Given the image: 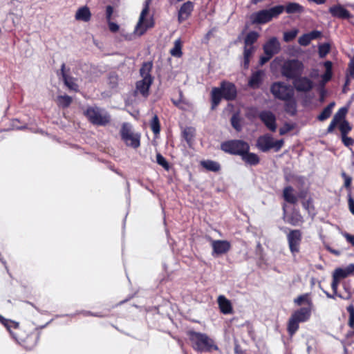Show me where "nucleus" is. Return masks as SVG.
Listing matches in <instances>:
<instances>
[{
  "instance_id": "f257e3e1",
  "label": "nucleus",
  "mask_w": 354,
  "mask_h": 354,
  "mask_svg": "<svg viewBox=\"0 0 354 354\" xmlns=\"http://www.w3.org/2000/svg\"><path fill=\"white\" fill-rule=\"evenodd\" d=\"M0 322L6 327L12 338L25 350L32 351L37 346L41 333L38 328L30 324H20L1 315Z\"/></svg>"
},
{
  "instance_id": "f03ea898",
  "label": "nucleus",
  "mask_w": 354,
  "mask_h": 354,
  "mask_svg": "<svg viewBox=\"0 0 354 354\" xmlns=\"http://www.w3.org/2000/svg\"><path fill=\"white\" fill-rule=\"evenodd\" d=\"M294 302L297 306L306 303L308 306L295 310L290 315L287 324V331L290 336H293L299 330L300 323L306 322L310 319L313 308V301L308 293L299 295L294 299Z\"/></svg>"
},
{
  "instance_id": "7ed1b4c3",
  "label": "nucleus",
  "mask_w": 354,
  "mask_h": 354,
  "mask_svg": "<svg viewBox=\"0 0 354 354\" xmlns=\"http://www.w3.org/2000/svg\"><path fill=\"white\" fill-rule=\"evenodd\" d=\"M237 97V88L235 84L229 81L221 82L220 86L213 87L210 93L211 109H215L223 98L227 101H233Z\"/></svg>"
},
{
  "instance_id": "20e7f679",
  "label": "nucleus",
  "mask_w": 354,
  "mask_h": 354,
  "mask_svg": "<svg viewBox=\"0 0 354 354\" xmlns=\"http://www.w3.org/2000/svg\"><path fill=\"white\" fill-rule=\"evenodd\" d=\"M192 348L200 353H210L218 351V347L213 339L206 333L189 330L187 333Z\"/></svg>"
},
{
  "instance_id": "39448f33",
  "label": "nucleus",
  "mask_w": 354,
  "mask_h": 354,
  "mask_svg": "<svg viewBox=\"0 0 354 354\" xmlns=\"http://www.w3.org/2000/svg\"><path fill=\"white\" fill-rule=\"evenodd\" d=\"M304 69V64L300 60L297 59H287L281 67V73L286 78L294 80L302 75Z\"/></svg>"
},
{
  "instance_id": "423d86ee",
  "label": "nucleus",
  "mask_w": 354,
  "mask_h": 354,
  "mask_svg": "<svg viewBox=\"0 0 354 354\" xmlns=\"http://www.w3.org/2000/svg\"><path fill=\"white\" fill-rule=\"evenodd\" d=\"M84 116L93 125L106 126L111 122V116L97 106H88L84 111Z\"/></svg>"
},
{
  "instance_id": "0eeeda50",
  "label": "nucleus",
  "mask_w": 354,
  "mask_h": 354,
  "mask_svg": "<svg viewBox=\"0 0 354 354\" xmlns=\"http://www.w3.org/2000/svg\"><path fill=\"white\" fill-rule=\"evenodd\" d=\"M221 149L229 154L240 156L250 151L249 144L242 140H230L221 144Z\"/></svg>"
},
{
  "instance_id": "6e6552de",
  "label": "nucleus",
  "mask_w": 354,
  "mask_h": 354,
  "mask_svg": "<svg viewBox=\"0 0 354 354\" xmlns=\"http://www.w3.org/2000/svg\"><path fill=\"white\" fill-rule=\"evenodd\" d=\"M283 145L284 140L283 139L274 140L272 136L267 133L258 138L256 145L262 152H267L272 149H273L275 152H278Z\"/></svg>"
},
{
  "instance_id": "1a4fd4ad",
  "label": "nucleus",
  "mask_w": 354,
  "mask_h": 354,
  "mask_svg": "<svg viewBox=\"0 0 354 354\" xmlns=\"http://www.w3.org/2000/svg\"><path fill=\"white\" fill-rule=\"evenodd\" d=\"M270 90L274 98L282 101L288 100L295 94L292 88L283 82H273Z\"/></svg>"
},
{
  "instance_id": "9d476101",
  "label": "nucleus",
  "mask_w": 354,
  "mask_h": 354,
  "mask_svg": "<svg viewBox=\"0 0 354 354\" xmlns=\"http://www.w3.org/2000/svg\"><path fill=\"white\" fill-rule=\"evenodd\" d=\"M120 136L122 140L125 144L133 149H137L140 145V136L138 133H134L131 131V127L124 123L120 129Z\"/></svg>"
},
{
  "instance_id": "9b49d317",
  "label": "nucleus",
  "mask_w": 354,
  "mask_h": 354,
  "mask_svg": "<svg viewBox=\"0 0 354 354\" xmlns=\"http://www.w3.org/2000/svg\"><path fill=\"white\" fill-rule=\"evenodd\" d=\"M287 241L290 253L295 257L300 252L302 232L299 229L290 230L287 234Z\"/></svg>"
},
{
  "instance_id": "f8f14e48",
  "label": "nucleus",
  "mask_w": 354,
  "mask_h": 354,
  "mask_svg": "<svg viewBox=\"0 0 354 354\" xmlns=\"http://www.w3.org/2000/svg\"><path fill=\"white\" fill-rule=\"evenodd\" d=\"M283 218L285 222L292 225V226H299L302 225L304 222V217L300 213L299 210L293 208L291 212L289 214H286V209L285 205L283 206Z\"/></svg>"
},
{
  "instance_id": "ddd939ff",
  "label": "nucleus",
  "mask_w": 354,
  "mask_h": 354,
  "mask_svg": "<svg viewBox=\"0 0 354 354\" xmlns=\"http://www.w3.org/2000/svg\"><path fill=\"white\" fill-rule=\"evenodd\" d=\"M324 66L325 67V72L323 75L321 76V82H320V98L321 100H323L325 95H326V90L324 89V86L326 83H328L329 81L331 80L333 77V63L331 61H326L323 64Z\"/></svg>"
},
{
  "instance_id": "4468645a",
  "label": "nucleus",
  "mask_w": 354,
  "mask_h": 354,
  "mask_svg": "<svg viewBox=\"0 0 354 354\" xmlns=\"http://www.w3.org/2000/svg\"><path fill=\"white\" fill-rule=\"evenodd\" d=\"M258 117L270 131L272 132L276 131V117L271 111H262L259 113Z\"/></svg>"
},
{
  "instance_id": "2eb2a0df",
  "label": "nucleus",
  "mask_w": 354,
  "mask_h": 354,
  "mask_svg": "<svg viewBox=\"0 0 354 354\" xmlns=\"http://www.w3.org/2000/svg\"><path fill=\"white\" fill-rule=\"evenodd\" d=\"M194 8V4L190 1H187L183 3L178 12V21L180 24L187 20Z\"/></svg>"
},
{
  "instance_id": "dca6fc26",
  "label": "nucleus",
  "mask_w": 354,
  "mask_h": 354,
  "mask_svg": "<svg viewBox=\"0 0 354 354\" xmlns=\"http://www.w3.org/2000/svg\"><path fill=\"white\" fill-rule=\"evenodd\" d=\"M295 89L299 92H309L313 88V82L307 77H297L293 80Z\"/></svg>"
},
{
  "instance_id": "f3484780",
  "label": "nucleus",
  "mask_w": 354,
  "mask_h": 354,
  "mask_svg": "<svg viewBox=\"0 0 354 354\" xmlns=\"http://www.w3.org/2000/svg\"><path fill=\"white\" fill-rule=\"evenodd\" d=\"M263 49L265 55L273 57L280 51V43L277 37H273L263 45Z\"/></svg>"
},
{
  "instance_id": "a211bd4d",
  "label": "nucleus",
  "mask_w": 354,
  "mask_h": 354,
  "mask_svg": "<svg viewBox=\"0 0 354 354\" xmlns=\"http://www.w3.org/2000/svg\"><path fill=\"white\" fill-rule=\"evenodd\" d=\"M212 254L221 255L227 253L231 248V244L225 240L212 241Z\"/></svg>"
},
{
  "instance_id": "6ab92c4d",
  "label": "nucleus",
  "mask_w": 354,
  "mask_h": 354,
  "mask_svg": "<svg viewBox=\"0 0 354 354\" xmlns=\"http://www.w3.org/2000/svg\"><path fill=\"white\" fill-rule=\"evenodd\" d=\"M153 83L152 80H148L145 77L136 83V92L140 93L144 97H147L149 95V88Z\"/></svg>"
},
{
  "instance_id": "aec40b11",
  "label": "nucleus",
  "mask_w": 354,
  "mask_h": 354,
  "mask_svg": "<svg viewBox=\"0 0 354 354\" xmlns=\"http://www.w3.org/2000/svg\"><path fill=\"white\" fill-rule=\"evenodd\" d=\"M217 303L221 313L224 315H230L234 313L231 301L224 295H219L218 297Z\"/></svg>"
},
{
  "instance_id": "412c9836",
  "label": "nucleus",
  "mask_w": 354,
  "mask_h": 354,
  "mask_svg": "<svg viewBox=\"0 0 354 354\" xmlns=\"http://www.w3.org/2000/svg\"><path fill=\"white\" fill-rule=\"evenodd\" d=\"M329 12L334 17L342 19H348L351 17L350 12L342 5H336L329 8Z\"/></svg>"
},
{
  "instance_id": "4be33fe9",
  "label": "nucleus",
  "mask_w": 354,
  "mask_h": 354,
  "mask_svg": "<svg viewBox=\"0 0 354 354\" xmlns=\"http://www.w3.org/2000/svg\"><path fill=\"white\" fill-rule=\"evenodd\" d=\"M250 20L252 24H264L272 21L266 9L253 13L250 17Z\"/></svg>"
},
{
  "instance_id": "5701e85b",
  "label": "nucleus",
  "mask_w": 354,
  "mask_h": 354,
  "mask_svg": "<svg viewBox=\"0 0 354 354\" xmlns=\"http://www.w3.org/2000/svg\"><path fill=\"white\" fill-rule=\"evenodd\" d=\"M66 65L64 63L61 66V75L64 82V84L71 91L77 92L79 91L78 85L75 83L73 77L68 76L65 71Z\"/></svg>"
},
{
  "instance_id": "b1692460",
  "label": "nucleus",
  "mask_w": 354,
  "mask_h": 354,
  "mask_svg": "<svg viewBox=\"0 0 354 354\" xmlns=\"http://www.w3.org/2000/svg\"><path fill=\"white\" fill-rule=\"evenodd\" d=\"M294 189L292 187L286 186L283 190V198L288 203L295 205L297 203L298 197L304 198V195L301 193L298 196L293 194Z\"/></svg>"
},
{
  "instance_id": "393cba45",
  "label": "nucleus",
  "mask_w": 354,
  "mask_h": 354,
  "mask_svg": "<svg viewBox=\"0 0 354 354\" xmlns=\"http://www.w3.org/2000/svg\"><path fill=\"white\" fill-rule=\"evenodd\" d=\"M91 12L86 6L80 7L76 12L75 18L77 21L88 22L91 19Z\"/></svg>"
},
{
  "instance_id": "a878e982",
  "label": "nucleus",
  "mask_w": 354,
  "mask_h": 354,
  "mask_svg": "<svg viewBox=\"0 0 354 354\" xmlns=\"http://www.w3.org/2000/svg\"><path fill=\"white\" fill-rule=\"evenodd\" d=\"M241 159L246 165L250 166H256L260 162L259 156L254 153L250 152V151L243 153V155L241 156Z\"/></svg>"
},
{
  "instance_id": "bb28decb",
  "label": "nucleus",
  "mask_w": 354,
  "mask_h": 354,
  "mask_svg": "<svg viewBox=\"0 0 354 354\" xmlns=\"http://www.w3.org/2000/svg\"><path fill=\"white\" fill-rule=\"evenodd\" d=\"M284 103V111L286 113L291 116H295L297 114V102L294 96L290 98L288 100H283Z\"/></svg>"
},
{
  "instance_id": "cd10ccee",
  "label": "nucleus",
  "mask_w": 354,
  "mask_h": 354,
  "mask_svg": "<svg viewBox=\"0 0 354 354\" xmlns=\"http://www.w3.org/2000/svg\"><path fill=\"white\" fill-rule=\"evenodd\" d=\"M346 310L349 314L348 325L351 330L348 331L346 337L348 338L354 337V306L353 304L346 307Z\"/></svg>"
},
{
  "instance_id": "c85d7f7f",
  "label": "nucleus",
  "mask_w": 354,
  "mask_h": 354,
  "mask_svg": "<svg viewBox=\"0 0 354 354\" xmlns=\"http://www.w3.org/2000/svg\"><path fill=\"white\" fill-rule=\"evenodd\" d=\"M149 12V4L146 2L145 7L143 8L139 18L138 23L137 24V29H141L140 35H142L149 26H145L144 27V23L145 21V17Z\"/></svg>"
},
{
  "instance_id": "c756f323",
  "label": "nucleus",
  "mask_w": 354,
  "mask_h": 354,
  "mask_svg": "<svg viewBox=\"0 0 354 354\" xmlns=\"http://www.w3.org/2000/svg\"><path fill=\"white\" fill-rule=\"evenodd\" d=\"M262 75L261 71L253 73L248 81V85L253 88H259L262 82Z\"/></svg>"
},
{
  "instance_id": "7c9ffc66",
  "label": "nucleus",
  "mask_w": 354,
  "mask_h": 354,
  "mask_svg": "<svg viewBox=\"0 0 354 354\" xmlns=\"http://www.w3.org/2000/svg\"><path fill=\"white\" fill-rule=\"evenodd\" d=\"M201 165L209 171L218 172L221 170L220 164L214 160H205L201 162Z\"/></svg>"
},
{
  "instance_id": "2f4dec72",
  "label": "nucleus",
  "mask_w": 354,
  "mask_h": 354,
  "mask_svg": "<svg viewBox=\"0 0 354 354\" xmlns=\"http://www.w3.org/2000/svg\"><path fill=\"white\" fill-rule=\"evenodd\" d=\"M284 7V10L288 14H300L304 10V8L301 5L295 2H289Z\"/></svg>"
},
{
  "instance_id": "473e14b6",
  "label": "nucleus",
  "mask_w": 354,
  "mask_h": 354,
  "mask_svg": "<svg viewBox=\"0 0 354 354\" xmlns=\"http://www.w3.org/2000/svg\"><path fill=\"white\" fill-rule=\"evenodd\" d=\"M153 68V64L151 62H144L140 69V74L142 78H147L148 80H153V77L151 75V72Z\"/></svg>"
},
{
  "instance_id": "72a5a7b5",
  "label": "nucleus",
  "mask_w": 354,
  "mask_h": 354,
  "mask_svg": "<svg viewBox=\"0 0 354 354\" xmlns=\"http://www.w3.org/2000/svg\"><path fill=\"white\" fill-rule=\"evenodd\" d=\"M196 129L192 127L184 128L182 131V137L185 140L187 143L190 146L195 136Z\"/></svg>"
},
{
  "instance_id": "f704fd0d",
  "label": "nucleus",
  "mask_w": 354,
  "mask_h": 354,
  "mask_svg": "<svg viewBox=\"0 0 354 354\" xmlns=\"http://www.w3.org/2000/svg\"><path fill=\"white\" fill-rule=\"evenodd\" d=\"M183 44L180 39H178L174 41V47L170 50V54L175 57H181Z\"/></svg>"
},
{
  "instance_id": "c9c22d12",
  "label": "nucleus",
  "mask_w": 354,
  "mask_h": 354,
  "mask_svg": "<svg viewBox=\"0 0 354 354\" xmlns=\"http://www.w3.org/2000/svg\"><path fill=\"white\" fill-rule=\"evenodd\" d=\"M254 52V47H246L244 46L243 50V67L245 69H248L250 65V58Z\"/></svg>"
},
{
  "instance_id": "e433bc0d",
  "label": "nucleus",
  "mask_w": 354,
  "mask_h": 354,
  "mask_svg": "<svg viewBox=\"0 0 354 354\" xmlns=\"http://www.w3.org/2000/svg\"><path fill=\"white\" fill-rule=\"evenodd\" d=\"M259 35L255 31L249 32L245 37L244 44L245 46H252V45L257 41Z\"/></svg>"
},
{
  "instance_id": "4c0bfd02",
  "label": "nucleus",
  "mask_w": 354,
  "mask_h": 354,
  "mask_svg": "<svg viewBox=\"0 0 354 354\" xmlns=\"http://www.w3.org/2000/svg\"><path fill=\"white\" fill-rule=\"evenodd\" d=\"M284 6L279 5L266 10L268 12L269 17L272 20L273 18H277L284 11Z\"/></svg>"
},
{
  "instance_id": "58836bf2",
  "label": "nucleus",
  "mask_w": 354,
  "mask_h": 354,
  "mask_svg": "<svg viewBox=\"0 0 354 354\" xmlns=\"http://www.w3.org/2000/svg\"><path fill=\"white\" fill-rule=\"evenodd\" d=\"M335 106V102H330L329 104H328L321 112V113L318 115L317 119L319 121H324L326 119H328L331 113H332V109Z\"/></svg>"
},
{
  "instance_id": "ea45409f",
  "label": "nucleus",
  "mask_w": 354,
  "mask_h": 354,
  "mask_svg": "<svg viewBox=\"0 0 354 354\" xmlns=\"http://www.w3.org/2000/svg\"><path fill=\"white\" fill-rule=\"evenodd\" d=\"M150 128L155 136L160 132V123L157 115H154L150 121Z\"/></svg>"
},
{
  "instance_id": "a19ab883",
  "label": "nucleus",
  "mask_w": 354,
  "mask_h": 354,
  "mask_svg": "<svg viewBox=\"0 0 354 354\" xmlns=\"http://www.w3.org/2000/svg\"><path fill=\"white\" fill-rule=\"evenodd\" d=\"M72 102V97L67 95H59L57 100V103L58 106L62 108H68L71 105Z\"/></svg>"
},
{
  "instance_id": "79ce46f5",
  "label": "nucleus",
  "mask_w": 354,
  "mask_h": 354,
  "mask_svg": "<svg viewBox=\"0 0 354 354\" xmlns=\"http://www.w3.org/2000/svg\"><path fill=\"white\" fill-rule=\"evenodd\" d=\"M232 127L238 132L241 131L242 127L241 124V118L238 113H234L230 119Z\"/></svg>"
},
{
  "instance_id": "37998d69",
  "label": "nucleus",
  "mask_w": 354,
  "mask_h": 354,
  "mask_svg": "<svg viewBox=\"0 0 354 354\" xmlns=\"http://www.w3.org/2000/svg\"><path fill=\"white\" fill-rule=\"evenodd\" d=\"M330 46L328 43H324L319 46L318 53L321 58H324L330 52Z\"/></svg>"
},
{
  "instance_id": "c03bdc74",
  "label": "nucleus",
  "mask_w": 354,
  "mask_h": 354,
  "mask_svg": "<svg viewBox=\"0 0 354 354\" xmlns=\"http://www.w3.org/2000/svg\"><path fill=\"white\" fill-rule=\"evenodd\" d=\"M348 112V109L346 107L340 108L338 111L333 116V119L340 123L342 120H344L346 115Z\"/></svg>"
},
{
  "instance_id": "a18cd8bd",
  "label": "nucleus",
  "mask_w": 354,
  "mask_h": 354,
  "mask_svg": "<svg viewBox=\"0 0 354 354\" xmlns=\"http://www.w3.org/2000/svg\"><path fill=\"white\" fill-rule=\"evenodd\" d=\"M342 136L347 135L351 131V127L348 121L344 120L339 126Z\"/></svg>"
},
{
  "instance_id": "49530a36",
  "label": "nucleus",
  "mask_w": 354,
  "mask_h": 354,
  "mask_svg": "<svg viewBox=\"0 0 354 354\" xmlns=\"http://www.w3.org/2000/svg\"><path fill=\"white\" fill-rule=\"evenodd\" d=\"M298 30L294 29L290 31H286L283 33V40L286 42L292 41L297 35Z\"/></svg>"
},
{
  "instance_id": "de8ad7c7",
  "label": "nucleus",
  "mask_w": 354,
  "mask_h": 354,
  "mask_svg": "<svg viewBox=\"0 0 354 354\" xmlns=\"http://www.w3.org/2000/svg\"><path fill=\"white\" fill-rule=\"evenodd\" d=\"M333 278L340 281L342 279L348 277L344 268H337L335 270L333 274Z\"/></svg>"
},
{
  "instance_id": "09e8293b",
  "label": "nucleus",
  "mask_w": 354,
  "mask_h": 354,
  "mask_svg": "<svg viewBox=\"0 0 354 354\" xmlns=\"http://www.w3.org/2000/svg\"><path fill=\"white\" fill-rule=\"evenodd\" d=\"M156 162L158 165L162 166L165 170L168 171L170 167L169 162L167 161L165 158H164L162 155L160 154V153H158L156 154Z\"/></svg>"
},
{
  "instance_id": "8fccbe9b",
  "label": "nucleus",
  "mask_w": 354,
  "mask_h": 354,
  "mask_svg": "<svg viewBox=\"0 0 354 354\" xmlns=\"http://www.w3.org/2000/svg\"><path fill=\"white\" fill-rule=\"evenodd\" d=\"M109 85L110 88H116L118 84V76L115 73H110L109 75Z\"/></svg>"
},
{
  "instance_id": "3c124183",
  "label": "nucleus",
  "mask_w": 354,
  "mask_h": 354,
  "mask_svg": "<svg viewBox=\"0 0 354 354\" xmlns=\"http://www.w3.org/2000/svg\"><path fill=\"white\" fill-rule=\"evenodd\" d=\"M310 37L308 35V33H305L299 37L298 39V43L303 46H307L310 43Z\"/></svg>"
},
{
  "instance_id": "603ef678",
  "label": "nucleus",
  "mask_w": 354,
  "mask_h": 354,
  "mask_svg": "<svg viewBox=\"0 0 354 354\" xmlns=\"http://www.w3.org/2000/svg\"><path fill=\"white\" fill-rule=\"evenodd\" d=\"M346 75L354 79V56L350 60Z\"/></svg>"
},
{
  "instance_id": "864d4df0",
  "label": "nucleus",
  "mask_w": 354,
  "mask_h": 354,
  "mask_svg": "<svg viewBox=\"0 0 354 354\" xmlns=\"http://www.w3.org/2000/svg\"><path fill=\"white\" fill-rule=\"evenodd\" d=\"M342 141L346 147H351L354 145V140L351 137H348L347 135L342 136Z\"/></svg>"
},
{
  "instance_id": "5fc2aeb1",
  "label": "nucleus",
  "mask_w": 354,
  "mask_h": 354,
  "mask_svg": "<svg viewBox=\"0 0 354 354\" xmlns=\"http://www.w3.org/2000/svg\"><path fill=\"white\" fill-rule=\"evenodd\" d=\"M293 129V126L286 123L283 127L279 129V134L281 136L285 135Z\"/></svg>"
},
{
  "instance_id": "6e6d98bb",
  "label": "nucleus",
  "mask_w": 354,
  "mask_h": 354,
  "mask_svg": "<svg viewBox=\"0 0 354 354\" xmlns=\"http://www.w3.org/2000/svg\"><path fill=\"white\" fill-rule=\"evenodd\" d=\"M310 41L313 39H317L318 38H320L322 37V32L319 30H313L308 33Z\"/></svg>"
},
{
  "instance_id": "4d7b16f0",
  "label": "nucleus",
  "mask_w": 354,
  "mask_h": 354,
  "mask_svg": "<svg viewBox=\"0 0 354 354\" xmlns=\"http://www.w3.org/2000/svg\"><path fill=\"white\" fill-rule=\"evenodd\" d=\"M339 282H340V281L333 277L332 283H331V288L333 290V294L335 295H337V288H338Z\"/></svg>"
},
{
  "instance_id": "13d9d810",
  "label": "nucleus",
  "mask_w": 354,
  "mask_h": 354,
  "mask_svg": "<svg viewBox=\"0 0 354 354\" xmlns=\"http://www.w3.org/2000/svg\"><path fill=\"white\" fill-rule=\"evenodd\" d=\"M108 23V26H109V30L111 32H117L118 30H119V26L114 23V22H112L111 20L110 21H107Z\"/></svg>"
},
{
  "instance_id": "bf43d9fd",
  "label": "nucleus",
  "mask_w": 354,
  "mask_h": 354,
  "mask_svg": "<svg viewBox=\"0 0 354 354\" xmlns=\"http://www.w3.org/2000/svg\"><path fill=\"white\" fill-rule=\"evenodd\" d=\"M342 176L344 178L345 187H350L352 182V178L350 176H347L345 172H342Z\"/></svg>"
},
{
  "instance_id": "052dcab7",
  "label": "nucleus",
  "mask_w": 354,
  "mask_h": 354,
  "mask_svg": "<svg viewBox=\"0 0 354 354\" xmlns=\"http://www.w3.org/2000/svg\"><path fill=\"white\" fill-rule=\"evenodd\" d=\"M113 13V8L111 6H107L106 7V21H110L111 19L112 15Z\"/></svg>"
},
{
  "instance_id": "680f3d73",
  "label": "nucleus",
  "mask_w": 354,
  "mask_h": 354,
  "mask_svg": "<svg viewBox=\"0 0 354 354\" xmlns=\"http://www.w3.org/2000/svg\"><path fill=\"white\" fill-rule=\"evenodd\" d=\"M350 77L349 76H348V75H346V80H345V83L343 86V88H342V92L344 93H347V91L349 90V85L351 84V80H350Z\"/></svg>"
},
{
  "instance_id": "e2e57ef3",
  "label": "nucleus",
  "mask_w": 354,
  "mask_h": 354,
  "mask_svg": "<svg viewBox=\"0 0 354 354\" xmlns=\"http://www.w3.org/2000/svg\"><path fill=\"white\" fill-rule=\"evenodd\" d=\"M339 122L335 120L333 118L331 120L330 124L328 127L327 132L332 133Z\"/></svg>"
},
{
  "instance_id": "0e129e2a",
  "label": "nucleus",
  "mask_w": 354,
  "mask_h": 354,
  "mask_svg": "<svg viewBox=\"0 0 354 354\" xmlns=\"http://www.w3.org/2000/svg\"><path fill=\"white\" fill-rule=\"evenodd\" d=\"M344 236L346 239V241L351 244L352 246L354 247V235L350 234L347 232H345Z\"/></svg>"
},
{
  "instance_id": "69168bd1",
  "label": "nucleus",
  "mask_w": 354,
  "mask_h": 354,
  "mask_svg": "<svg viewBox=\"0 0 354 354\" xmlns=\"http://www.w3.org/2000/svg\"><path fill=\"white\" fill-rule=\"evenodd\" d=\"M345 271L346 272L347 276H350L353 274L354 273V263H351L347 266L345 268Z\"/></svg>"
},
{
  "instance_id": "338daca9",
  "label": "nucleus",
  "mask_w": 354,
  "mask_h": 354,
  "mask_svg": "<svg viewBox=\"0 0 354 354\" xmlns=\"http://www.w3.org/2000/svg\"><path fill=\"white\" fill-rule=\"evenodd\" d=\"M259 114H257V110L255 108H252L250 109L248 113V118H256L258 116Z\"/></svg>"
},
{
  "instance_id": "774afa93",
  "label": "nucleus",
  "mask_w": 354,
  "mask_h": 354,
  "mask_svg": "<svg viewBox=\"0 0 354 354\" xmlns=\"http://www.w3.org/2000/svg\"><path fill=\"white\" fill-rule=\"evenodd\" d=\"M272 57H270V55L261 56L259 59L260 64L263 65L268 62Z\"/></svg>"
}]
</instances>
